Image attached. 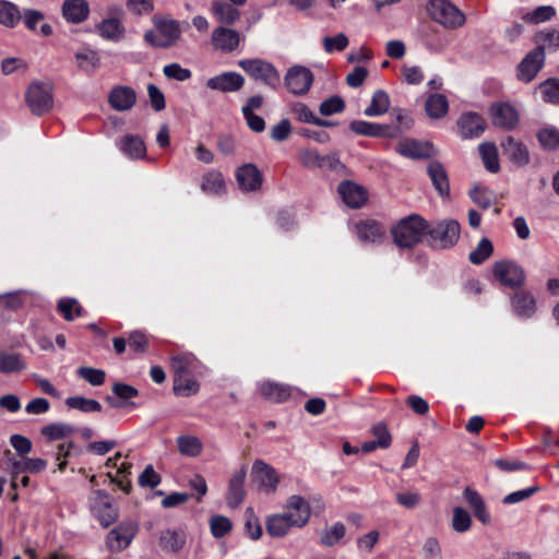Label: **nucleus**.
I'll return each instance as SVG.
<instances>
[{
  "label": "nucleus",
  "mask_w": 559,
  "mask_h": 559,
  "mask_svg": "<svg viewBox=\"0 0 559 559\" xmlns=\"http://www.w3.org/2000/svg\"><path fill=\"white\" fill-rule=\"evenodd\" d=\"M310 516L309 503L301 496L294 495L286 502V512L273 514L266 519V533L272 537H283L292 527L305 526Z\"/></svg>",
  "instance_id": "f257e3e1"
},
{
  "label": "nucleus",
  "mask_w": 559,
  "mask_h": 559,
  "mask_svg": "<svg viewBox=\"0 0 559 559\" xmlns=\"http://www.w3.org/2000/svg\"><path fill=\"white\" fill-rule=\"evenodd\" d=\"M428 222L417 214L402 218L391 230L395 245L413 248L427 235Z\"/></svg>",
  "instance_id": "f03ea898"
},
{
  "label": "nucleus",
  "mask_w": 559,
  "mask_h": 559,
  "mask_svg": "<svg viewBox=\"0 0 559 559\" xmlns=\"http://www.w3.org/2000/svg\"><path fill=\"white\" fill-rule=\"evenodd\" d=\"M153 24L157 32L146 31L144 34V40L152 47L155 48H170L175 46L181 37V28L178 21L154 16Z\"/></svg>",
  "instance_id": "7ed1b4c3"
},
{
  "label": "nucleus",
  "mask_w": 559,
  "mask_h": 559,
  "mask_svg": "<svg viewBox=\"0 0 559 559\" xmlns=\"http://www.w3.org/2000/svg\"><path fill=\"white\" fill-rule=\"evenodd\" d=\"M427 235L432 248L449 249L460 239L461 226L455 219H443L435 224L428 223Z\"/></svg>",
  "instance_id": "20e7f679"
},
{
  "label": "nucleus",
  "mask_w": 559,
  "mask_h": 559,
  "mask_svg": "<svg viewBox=\"0 0 559 559\" xmlns=\"http://www.w3.org/2000/svg\"><path fill=\"white\" fill-rule=\"evenodd\" d=\"M427 11L435 22L449 29L459 28L465 23V15L448 0H430Z\"/></svg>",
  "instance_id": "39448f33"
},
{
  "label": "nucleus",
  "mask_w": 559,
  "mask_h": 559,
  "mask_svg": "<svg viewBox=\"0 0 559 559\" xmlns=\"http://www.w3.org/2000/svg\"><path fill=\"white\" fill-rule=\"evenodd\" d=\"M25 102L36 116L49 112L53 107L52 86L48 83L33 82L25 92Z\"/></svg>",
  "instance_id": "423d86ee"
},
{
  "label": "nucleus",
  "mask_w": 559,
  "mask_h": 559,
  "mask_svg": "<svg viewBox=\"0 0 559 559\" xmlns=\"http://www.w3.org/2000/svg\"><path fill=\"white\" fill-rule=\"evenodd\" d=\"M238 66L246 71L252 79L262 81L272 90H276L281 83V75L276 68L263 59H243Z\"/></svg>",
  "instance_id": "0eeeda50"
},
{
  "label": "nucleus",
  "mask_w": 559,
  "mask_h": 559,
  "mask_svg": "<svg viewBox=\"0 0 559 559\" xmlns=\"http://www.w3.org/2000/svg\"><path fill=\"white\" fill-rule=\"evenodd\" d=\"M252 483L260 491L274 493L277 490L280 476L277 472L262 460H255L252 465Z\"/></svg>",
  "instance_id": "6e6552de"
},
{
  "label": "nucleus",
  "mask_w": 559,
  "mask_h": 559,
  "mask_svg": "<svg viewBox=\"0 0 559 559\" xmlns=\"http://www.w3.org/2000/svg\"><path fill=\"white\" fill-rule=\"evenodd\" d=\"M493 276L511 288L520 287L525 282L524 270L511 261H498L492 266Z\"/></svg>",
  "instance_id": "1a4fd4ad"
},
{
  "label": "nucleus",
  "mask_w": 559,
  "mask_h": 559,
  "mask_svg": "<svg viewBox=\"0 0 559 559\" xmlns=\"http://www.w3.org/2000/svg\"><path fill=\"white\" fill-rule=\"evenodd\" d=\"M313 83L312 72L302 66L292 67L285 75V85L295 95L306 94Z\"/></svg>",
  "instance_id": "9d476101"
},
{
  "label": "nucleus",
  "mask_w": 559,
  "mask_h": 559,
  "mask_svg": "<svg viewBox=\"0 0 559 559\" xmlns=\"http://www.w3.org/2000/svg\"><path fill=\"white\" fill-rule=\"evenodd\" d=\"M92 510L104 527L115 523L118 518L117 509L112 506L109 496L103 490L93 492Z\"/></svg>",
  "instance_id": "9b49d317"
},
{
  "label": "nucleus",
  "mask_w": 559,
  "mask_h": 559,
  "mask_svg": "<svg viewBox=\"0 0 559 559\" xmlns=\"http://www.w3.org/2000/svg\"><path fill=\"white\" fill-rule=\"evenodd\" d=\"M489 115L492 124L503 130H513L519 123L518 110L508 103L492 104Z\"/></svg>",
  "instance_id": "f8f14e48"
},
{
  "label": "nucleus",
  "mask_w": 559,
  "mask_h": 559,
  "mask_svg": "<svg viewBox=\"0 0 559 559\" xmlns=\"http://www.w3.org/2000/svg\"><path fill=\"white\" fill-rule=\"evenodd\" d=\"M136 532L135 523H121L108 533L106 544L111 551H121L131 544Z\"/></svg>",
  "instance_id": "ddd939ff"
},
{
  "label": "nucleus",
  "mask_w": 559,
  "mask_h": 559,
  "mask_svg": "<svg viewBox=\"0 0 559 559\" xmlns=\"http://www.w3.org/2000/svg\"><path fill=\"white\" fill-rule=\"evenodd\" d=\"M136 103V92L131 86L117 85L108 94V104L116 111H128Z\"/></svg>",
  "instance_id": "4468645a"
},
{
  "label": "nucleus",
  "mask_w": 559,
  "mask_h": 559,
  "mask_svg": "<svg viewBox=\"0 0 559 559\" xmlns=\"http://www.w3.org/2000/svg\"><path fill=\"white\" fill-rule=\"evenodd\" d=\"M236 180L242 191L253 192L260 190L263 177L254 164L248 163L238 167Z\"/></svg>",
  "instance_id": "2eb2a0df"
},
{
  "label": "nucleus",
  "mask_w": 559,
  "mask_h": 559,
  "mask_svg": "<svg viewBox=\"0 0 559 559\" xmlns=\"http://www.w3.org/2000/svg\"><path fill=\"white\" fill-rule=\"evenodd\" d=\"M245 85V79L237 72H224L206 81V86L213 91L233 93L240 91Z\"/></svg>",
  "instance_id": "dca6fc26"
},
{
  "label": "nucleus",
  "mask_w": 559,
  "mask_h": 559,
  "mask_svg": "<svg viewBox=\"0 0 559 559\" xmlns=\"http://www.w3.org/2000/svg\"><path fill=\"white\" fill-rule=\"evenodd\" d=\"M457 127L463 139H472L480 136L487 124L479 114L469 111L459 118Z\"/></svg>",
  "instance_id": "f3484780"
},
{
  "label": "nucleus",
  "mask_w": 559,
  "mask_h": 559,
  "mask_svg": "<svg viewBox=\"0 0 559 559\" xmlns=\"http://www.w3.org/2000/svg\"><path fill=\"white\" fill-rule=\"evenodd\" d=\"M212 45L223 52L236 50L240 44V35L236 29L219 26L212 33Z\"/></svg>",
  "instance_id": "a211bd4d"
},
{
  "label": "nucleus",
  "mask_w": 559,
  "mask_h": 559,
  "mask_svg": "<svg viewBox=\"0 0 559 559\" xmlns=\"http://www.w3.org/2000/svg\"><path fill=\"white\" fill-rule=\"evenodd\" d=\"M247 477V471L246 467H240L239 469L235 471L231 475V478L228 484V491H227V504L236 509L238 508L245 497H246V490H245V480Z\"/></svg>",
  "instance_id": "6ab92c4d"
},
{
  "label": "nucleus",
  "mask_w": 559,
  "mask_h": 559,
  "mask_svg": "<svg viewBox=\"0 0 559 559\" xmlns=\"http://www.w3.org/2000/svg\"><path fill=\"white\" fill-rule=\"evenodd\" d=\"M545 63V57L533 49L518 66V78L523 82H531L537 75Z\"/></svg>",
  "instance_id": "aec40b11"
},
{
  "label": "nucleus",
  "mask_w": 559,
  "mask_h": 559,
  "mask_svg": "<svg viewBox=\"0 0 559 559\" xmlns=\"http://www.w3.org/2000/svg\"><path fill=\"white\" fill-rule=\"evenodd\" d=\"M396 152L409 158H427L433 153V146L429 142H419L413 139H404L396 145Z\"/></svg>",
  "instance_id": "412c9836"
},
{
  "label": "nucleus",
  "mask_w": 559,
  "mask_h": 559,
  "mask_svg": "<svg viewBox=\"0 0 559 559\" xmlns=\"http://www.w3.org/2000/svg\"><path fill=\"white\" fill-rule=\"evenodd\" d=\"M349 130L358 135L386 139L394 138V133L391 132L392 129L385 123L354 120L349 123Z\"/></svg>",
  "instance_id": "4be33fe9"
},
{
  "label": "nucleus",
  "mask_w": 559,
  "mask_h": 559,
  "mask_svg": "<svg viewBox=\"0 0 559 559\" xmlns=\"http://www.w3.org/2000/svg\"><path fill=\"white\" fill-rule=\"evenodd\" d=\"M338 193L346 205L353 209L362 206L367 201L366 190L352 181H343L338 186Z\"/></svg>",
  "instance_id": "5701e85b"
},
{
  "label": "nucleus",
  "mask_w": 559,
  "mask_h": 559,
  "mask_svg": "<svg viewBox=\"0 0 559 559\" xmlns=\"http://www.w3.org/2000/svg\"><path fill=\"white\" fill-rule=\"evenodd\" d=\"M47 466V462L43 459H22L11 464V487L17 488V476L24 473H40Z\"/></svg>",
  "instance_id": "b1692460"
},
{
  "label": "nucleus",
  "mask_w": 559,
  "mask_h": 559,
  "mask_svg": "<svg viewBox=\"0 0 559 559\" xmlns=\"http://www.w3.org/2000/svg\"><path fill=\"white\" fill-rule=\"evenodd\" d=\"M503 154L515 165L524 166L530 162V154L527 147L515 141L513 136H508L501 142Z\"/></svg>",
  "instance_id": "393cba45"
},
{
  "label": "nucleus",
  "mask_w": 559,
  "mask_h": 559,
  "mask_svg": "<svg viewBox=\"0 0 559 559\" xmlns=\"http://www.w3.org/2000/svg\"><path fill=\"white\" fill-rule=\"evenodd\" d=\"M358 238L364 242H380L384 238L385 229L377 221L367 219L356 224Z\"/></svg>",
  "instance_id": "a878e982"
},
{
  "label": "nucleus",
  "mask_w": 559,
  "mask_h": 559,
  "mask_svg": "<svg viewBox=\"0 0 559 559\" xmlns=\"http://www.w3.org/2000/svg\"><path fill=\"white\" fill-rule=\"evenodd\" d=\"M90 13L86 0H66L62 4V15L71 23L79 24L85 21Z\"/></svg>",
  "instance_id": "bb28decb"
},
{
  "label": "nucleus",
  "mask_w": 559,
  "mask_h": 559,
  "mask_svg": "<svg viewBox=\"0 0 559 559\" xmlns=\"http://www.w3.org/2000/svg\"><path fill=\"white\" fill-rule=\"evenodd\" d=\"M537 52L545 57L546 51L552 52L559 49V31L546 28L537 32L533 38Z\"/></svg>",
  "instance_id": "cd10ccee"
},
{
  "label": "nucleus",
  "mask_w": 559,
  "mask_h": 559,
  "mask_svg": "<svg viewBox=\"0 0 559 559\" xmlns=\"http://www.w3.org/2000/svg\"><path fill=\"white\" fill-rule=\"evenodd\" d=\"M261 394L267 401L282 403L290 397V386L282 383L266 381L260 388Z\"/></svg>",
  "instance_id": "c85d7f7f"
},
{
  "label": "nucleus",
  "mask_w": 559,
  "mask_h": 559,
  "mask_svg": "<svg viewBox=\"0 0 559 559\" xmlns=\"http://www.w3.org/2000/svg\"><path fill=\"white\" fill-rule=\"evenodd\" d=\"M176 442L179 453L183 456L197 457L203 451V442L194 435H180Z\"/></svg>",
  "instance_id": "c756f323"
},
{
  "label": "nucleus",
  "mask_w": 559,
  "mask_h": 559,
  "mask_svg": "<svg viewBox=\"0 0 559 559\" xmlns=\"http://www.w3.org/2000/svg\"><path fill=\"white\" fill-rule=\"evenodd\" d=\"M97 29L99 35L111 41H119L124 36V26L120 22V20L116 17L105 19L98 25Z\"/></svg>",
  "instance_id": "7c9ffc66"
},
{
  "label": "nucleus",
  "mask_w": 559,
  "mask_h": 559,
  "mask_svg": "<svg viewBox=\"0 0 559 559\" xmlns=\"http://www.w3.org/2000/svg\"><path fill=\"white\" fill-rule=\"evenodd\" d=\"M78 68L87 73H95L100 67V57L97 51L85 48L75 53Z\"/></svg>",
  "instance_id": "2f4dec72"
},
{
  "label": "nucleus",
  "mask_w": 559,
  "mask_h": 559,
  "mask_svg": "<svg viewBox=\"0 0 559 559\" xmlns=\"http://www.w3.org/2000/svg\"><path fill=\"white\" fill-rule=\"evenodd\" d=\"M233 3L214 1L212 12L218 22L223 24H234L240 16L239 10Z\"/></svg>",
  "instance_id": "473e14b6"
},
{
  "label": "nucleus",
  "mask_w": 559,
  "mask_h": 559,
  "mask_svg": "<svg viewBox=\"0 0 559 559\" xmlns=\"http://www.w3.org/2000/svg\"><path fill=\"white\" fill-rule=\"evenodd\" d=\"M428 175L436 188L441 195H448L450 186L445 169L438 162H432L427 168Z\"/></svg>",
  "instance_id": "72a5a7b5"
},
{
  "label": "nucleus",
  "mask_w": 559,
  "mask_h": 559,
  "mask_svg": "<svg viewBox=\"0 0 559 559\" xmlns=\"http://www.w3.org/2000/svg\"><path fill=\"white\" fill-rule=\"evenodd\" d=\"M185 544L186 536L180 530H166L160 533L159 545L166 551L177 552Z\"/></svg>",
  "instance_id": "f704fd0d"
},
{
  "label": "nucleus",
  "mask_w": 559,
  "mask_h": 559,
  "mask_svg": "<svg viewBox=\"0 0 559 559\" xmlns=\"http://www.w3.org/2000/svg\"><path fill=\"white\" fill-rule=\"evenodd\" d=\"M389 108V95L383 90H378L373 93L370 105L365 109L364 114L368 117H377L384 115Z\"/></svg>",
  "instance_id": "c9c22d12"
},
{
  "label": "nucleus",
  "mask_w": 559,
  "mask_h": 559,
  "mask_svg": "<svg viewBox=\"0 0 559 559\" xmlns=\"http://www.w3.org/2000/svg\"><path fill=\"white\" fill-rule=\"evenodd\" d=\"M25 368L26 364L21 354L0 352L1 373L20 372Z\"/></svg>",
  "instance_id": "e433bc0d"
},
{
  "label": "nucleus",
  "mask_w": 559,
  "mask_h": 559,
  "mask_svg": "<svg viewBox=\"0 0 559 559\" xmlns=\"http://www.w3.org/2000/svg\"><path fill=\"white\" fill-rule=\"evenodd\" d=\"M201 189L212 194H221L226 190L224 177L221 171L211 170L203 176Z\"/></svg>",
  "instance_id": "4c0bfd02"
},
{
  "label": "nucleus",
  "mask_w": 559,
  "mask_h": 559,
  "mask_svg": "<svg viewBox=\"0 0 559 559\" xmlns=\"http://www.w3.org/2000/svg\"><path fill=\"white\" fill-rule=\"evenodd\" d=\"M515 312L521 317H531L535 312V299L526 292H519L512 300Z\"/></svg>",
  "instance_id": "58836bf2"
},
{
  "label": "nucleus",
  "mask_w": 559,
  "mask_h": 559,
  "mask_svg": "<svg viewBox=\"0 0 559 559\" xmlns=\"http://www.w3.org/2000/svg\"><path fill=\"white\" fill-rule=\"evenodd\" d=\"M22 19L19 8L5 0L0 1V24L5 27H14Z\"/></svg>",
  "instance_id": "ea45409f"
},
{
  "label": "nucleus",
  "mask_w": 559,
  "mask_h": 559,
  "mask_svg": "<svg viewBox=\"0 0 559 559\" xmlns=\"http://www.w3.org/2000/svg\"><path fill=\"white\" fill-rule=\"evenodd\" d=\"M27 290L17 289L0 295V306L10 311H17L24 306Z\"/></svg>",
  "instance_id": "a19ab883"
},
{
  "label": "nucleus",
  "mask_w": 559,
  "mask_h": 559,
  "mask_svg": "<svg viewBox=\"0 0 559 559\" xmlns=\"http://www.w3.org/2000/svg\"><path fill=\"white\" fill-rule=\"evenodd\" d=\"M479 153L487 170L497 173L500 168L497 146L493 143H483L479 145Z\"/></svg>",
  "instance_id": "79ce46f5"
},
{
  "label": "nucleus",
  "mask_w": 559,
  "mask_h": 559,
  "mask_svg": "<svg viewBox=\"0 0 559 559\" xmlns=\"http://www.w3.org/2000/svg\"><path fill=\"white\" fill-rule=\"evenodd\" d=\"M66 405L73 409H79L83 413L100 412L102 405L98 401L86 399L84 396H70L66 399Z\"/></svg>",
  "instance_id": "37998d69"
},
{
  "label": "nucleus",
  "mask_w": 559,
  "mask_h": 559,
  "mask_svg": "<svg viewBox=\"0 0 559 559\" xmlns=\"http://www.w3.org/2000/svg\"><path fill=\"white\" fill-rule=\"evenodd\" d=\"M448 108V100L441 94H433L426 102V111L431 118H441L447 114Z\"/></svg>",
  "instance_id": "c03bdc74"
},
{
  "label": "nucleus",
  "mask_w": 559,
  "mask_h": 559,
  "mask_svg": "<svg viewBox=\"0 0 559 559\" xmlns=\"http://www.w3.org/2000/svg\"><path fill=\"white\" fill-rule=\"evenodd\" d=\"M121 150L132 158L143 157L145 144L139 136L127 135L121 140Z\"/></svg>",
  "instance_id": "a18cd8bd"
},
{
  "label": "nucleus",
  "mask_w": 559,
  "mask_h": 559,
  "mask_svg": "<svg viewBox=\"0 0 559 559\" xmlns=\"http://www.w3.org/2000/svg\"><path fill=\"white\" fill-rule=\"evenodd\" d=\"M393 112L395 114V123L385 124L392 129L391 132L394 133V138H396L413 127V118L403 109H394Z\"/></svg>",
  "instance_id": "49530a36"
},
{
  "label": "nucleus",
  "mask_w": 559,
  "mask_h": 559,
  "mask_svg": "<svg viewBox=\"0 0 559 559\" xmlns=\"http://www.w3.org/2000/svg\"><path fill=\"white\" fill-rule=\"evenodd\" d=\"M493 253V246L488 238H483L477 247L469 253L471 263L479 265Z\"/></svg>",
  "instance_id": "de8ad7c7"
},
{
  "label": "nucleus",
  "mask_w": 559,
  "mask_h": 559,
  "mask_svg": "<svg viewBox=\"0 0 559 559\" xmlns=\"http://www.w3.org/2000/svg\"><path fill=\"white\" fill-rule=\"evenodd\" d=\"M73 432L74 428L71 425L62 423L50 424L41 428V435L49 440L63 439L71 436Z\"/></svg>",
  "instance_id": "09e8293b"
},
{
  "label": "nucleus",
  "mask_w": 559,
  "mask_h": 559,
  "mask_svg": "<svg viewBox=\"0 0 559 559\" xmlns=\"http://www.w3.org/2000/svg\"><path fill=\"white\" fill-rule=\"evenodd\" d=\"M199 391V384L195 380L187 376L174 378V392L177 395L190 396Z\"/></svg>",
  "instance_id": "8fccbe9b"
},
{
  "label": "nucleus",
  "mask_w": 559,
  "mask_h": 559,
  "mask_svg": "<svg viewBox=\"0 0 559 559\" xmlns=\"http://www.w3.org/2000/svg\"><path fill=\"white\" fill-rule=\"evenodd\" d=\"M76 373L80 378L94 386L104 384L106 379V372L104 370L92 367H80L76 370Z\"/></svg>",
  "instance_id": "3c124183"
},
{
  "label": "nucleus",
  "mask_w": 559,
  "mask_h": 559,
  "mask_svg": "<svg viewBox=\"0 0 559 559\" xmlns=\"http://www.w3.org/2000/svg\"><path fill=\"white\" fill-rule=\"evenodd\" d=\"M539 92L545 102L559 103V80L550 79L539 85Z\"/></svg>",
  "instance_id": "603ef678"
},
{
  "label": "nucleus",
  "mask_w": 559,
  "mask_h": 559,
  "mask_svg": "<svg viewBox=\"0 0 559 559\" xmlns=\"http://www.w3.org/2000/svg\"><path fill=\"white\" fill-rule=\"evenodd\" d=\"M298 159L302 166L309 169L320 168L323 155L311 148H301L298 152Z\"/></svg>",
  "instance_id": "864d4df0"
},
{
  "label": "nucleus",
  "mask_w": 559,
  "mask_h": 559,
  "mask_svg": "<svg viewBox=\"0 0 559 559\" xmlns=\"http://www.w3.org/2000/svg\"><path fill=\"white\" fill-rule=\"evenodd\" d=\"M472 524L471 515L463 508L453 509L452 527L457 533H464L469 530Z\"/></svg>",
  "instance_id": "5fc2aeb1"
},
{
  "label": "nucleus",
  "mask_w": 559,
  "mask_h": 559,
  "mask_svg": "<svg viewBox=\"0 0 559 559\" xmlns=\"http://www.w3.org/2000/svg\"><path fill=\"white\" fill-rule=\"evenodd\" d=\"M345 535V526L342 523H336L332 527L324 531L321 535L320 542L324 546H333L337 544Z\"/></svg>",
  "instance_id": "6e6d98bb"
},
{
  "label": "nucleus",
  "mask_w": 559,
  "mask_h": 559,
  "mask_svg": "<svg viewBox=\"0 0 559 559\" xmlns=\"http://www.w3.org/2000/svg\"><path fill=\"white\" fill-rule=\"evenodd\" d=\"M211 532L214 537L221 538L231 530V522L223 515H213L210 519Z\"/></svg>",
  "instance_id": "4d7b16f0"
},
{
  "label": "nucleus",
  "mask_w": 559,
  "mask_h": 559,
  "mask_svg": "<svg viewBox=\"0 0 559 559\" xmlns=\"http://www.w3.org/2000/svg\"><path fill=\"white\" fill-rule=\"evenodd\" d=\"M193 357L191 355L175 356L171 358V368L174 370V378L189 374L190 367L192 366Z\"/></svg>",
  "instance_id": "13d9d810"
},
{
  "label": "nucleus",
  "mask_w": 559,
  "mask_h": 559,
  "mask_svg": "<svg viewBox=\"0 0 559 559\" xmlns=\"http://www.w3.org/2000/svg\"><path fill=\"white\" fill-rule=\"evenodd\" d=\"M163 73L167 79L180 82L189 80L192 75L189 69L182 68L179 63L176 62L165 66Z\"/></svg>",
  "instance_id": "bf43d9fd"
},
{
  "label": "nucleus",
  "mask_w": 559,
  "mask_h": 559,
  "mask_svg": "<svg viewBox=\"0 0 559 559\" xmlns=\"http://www.w3.org/2000/svg\"><path fill=\"white\" fill-rule=\"evenodd\" d=\"M345 108V103L340 96H331L320 104L319 111L323 116L342 112Z\"/></svg>",
  "instance_id": "052dcab7"
},
{
  "label": "nucleus",
  "mask_w": 559,
  "mask_h": 559,
  "mask_svg": "<svg viewBox=\"0 0 559 559\" xmlns=\"http://www.w3.org/2000/svg\"><path fill=\"white\" fill-rule=\"evenodd\" d=\"M556 14V11L550 5L538 7L531 13L524 15V20L534 24H538L550 20Z\"/></svg>",
  "instance_id": "680f3d73"
},
{
  "label": "nucleus",
  "mask_w": 559,
  "mask_h": 559,
  "mask_svg": "<svg viewBox=\"0 0 559 559\" xmlns=\"http://www.w3.org/2000/svg\"><path fill=\"white\" fill-rule=\"evenodd\" d=\"M538 141L545 148H559V131L556 129H544L537 134Z\"/></svg>",
  "instance_id": "e2e57ef3"
},
{
  "label": "nucleus",
  "mask_w": 559,
  "mask_h": 559,
  "mask_svg": "<svg viewBox=\"0 0 559 559\" xmlns=\"http://www.w3.org/2000/svg\"><path fill=\"white\" fill-rule=\"evenodd\" d=\"M245 528L248 536L252 539H258L262 535V527L259 523L258 518L254 515L252 509L246 510V523Z\"/></svg>",
  "instance_id": "0e129e2a"
},
{
  "label": "nucleus",
  "mask_w": 559,
  "mask_h": 559,
  "mask_svg": "<svg viewBox=\"0 0 559 559\" xmlns=\"http://www.w3.org/2000/svg\"><path fill=\"white\" fill-rule=\"evenodd\" d=\"M469 194L472 200L481 209H488L492 204V192L486 188L475 187Z\"/></svg>",
  "instance_id": "69168bd1"
},
{
  "label": "nucleus",
  "mask_w": 559,
  "mask_h": 559,
  "mask_svg": "<svg viewBox=\"0 0 559 559\" xmlns=\"http://www.w3.org/2000/svg\"><path fill=\"white\" fill-rule=\"evenodd\" d=\"M322 44L326 52L343 51L348 46V38L345 34L340 33L334 37H324Z\"/></svg>",
  "instance_id": "338daca9"
},
{
  "label": "nucleus",
  "mask_w": 559,
  "mask_h": 559,
  "mask_svg": "<svg viewBox=\"0 0 559 559\" xmlns=\"http://www.w3.org/2000/svg\"><path fill=\"white\" fill-rule=\"evenodd\" d=\"M424 559H442L441 547L437 538L428 537L423 546Z\"/></svg>",
  "instance_id": "774afa93"
}]
</instances>
